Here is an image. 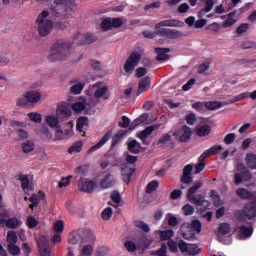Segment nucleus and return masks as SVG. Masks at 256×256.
<instances>
[{
	"label": "nucleus",
	"mask_w": 256,
	"mask_h": 256,
	"mask_svg": "<svg viewBox=\"0 0 256 256\" xmlns=\"http://www.w3.org/2000/svg\"><path fill=\"white\" fill-rule=\"evenodd\" d=\"M85 83H77L76 85L71 86V94L80 95V92L83 91Z\"/></svg>",
	"instance_id": "nucleus-43"
},
{
	"label": "nucleus",
	"mask_w": 256,
	"mask_h": 256,
	"mask_svg": "<svg viewBox=\"0 0 256 256\" xmlns=\"http://www.w3.org/2000/svg\"><path fill=\"white\" fill-rule=\"evenodd\" d=\"M22 222L20 219H17L15 217L8 218V220H5L4 218H0V228H8V229H17V227H20Z\"/></svg>",
	"instance_id": "nucleus-12"
},
{
	"label": "nucleus",
	"mask_w": 256,
	"mask_h": 256,
	"mask_svg": "<svg viewBox=\"0 0 256 256\" xmlns=\"http://www.w3.org/2000/svg\"><path fill=\"white\" fill-rule=\"evenodd\" d=\"M38 222L33 216L27 217V228L34 229L37 228Z\"/></svg>",
	"instance_id": "nucleus-53"
},
{
	"label": "nucleus",
	"mask_w": 256,
	"mask_h": 256,
	"mask_svg": "<svg viewBox=\"0 0 256 256\" xmlns=\"http://www.w3.org/2000/svg\"><path fill=\"white\" fill-rule=\"evenodd\" d=\"M246 165L249 169L256 170V155L253 153L246 154Z\"/></svg>",
	"instance_id": "nucleus-34"
},
{
	"label": "nucleus",
	"mask_w": 256,
	"mask_h": 256,
	"mask_svg": "<svg viewBox=\"0 0 256 256\" xmlns=\"http://www.w3.org/2000/svg\"><path fill=\"white\" fill-rule=\"evenodd\" d=\"M81 150H83V141L78 140L76 142H73V145L68 148V154L80 153Z\"/></svg>",
	"instance_id": "nucleus-36"
},
{
	"label": "nucleus",
	"mask_w": 256,
	"mask_h": 256,
	"mask_svg": "<svg viewBox=\"0 0 256 256\" xmlns=\"http://www.w3.org/2000/svg\"><path fill=\"white\" fill-rule=\"evenodd\" d=\"M127 151L134 155H139L141 153V143L136 142V140H132L127 144Z\"/></svg>",
	"instance_id": "nucleus-28"
},
{
	"label": "nucleus",
	"mask_w": 256,
	"mask_h": 256,
	"mask_svg": "<svg viewBox=\"0 0 256 256\" xmlns=\"http://www.w3.org/2000/svg\"><path fill=\"white\" fill-rule=\"evenodd\" d=\"M180 253H184L187 256H197L199 253H202V249H200V248H189V249H186L185 252H180Z\"/></svg>",
	"instance_id": "nucleus-51"
},
{
	"label": "nucleus",
	"mask_w": 256,
	"mask_h": 256,
	"mask_svg": "<svg viewBox=\"0 0 256 256\" xmlns=\"http://www.w3.org/2000/svg\"><path fill=\"white\" fill-rule=\"evenodd\" d=\"M173 230H164L161 231V240L162 241H168L170 238H173Z\"/></svg>",
	"instance_id": "nucleus-52"
},
{
	"label": "nucleus",
	"mask_w": 256,
	"mask_h": 256,
	"mask_svg": "<svg viewBox=\"0 0 256 256\" xmlns=\"http://www.w3.org/2000/svg\"><path fill=\"white\" fill-rule=\"evenodd\" d=\"M110 199L114 204H119V202H122V197L119 195V192L112 191V194L110 195Z\"/></svg>",
	"instance_id": "nucleus-54"
},
{
	"label": "nucleus",
	"mask_w": 256,
	"mask_h": 256,
	"mask_svg": "<svg viewBox=\"0 0 256 256\" xmlns=\"http://www.w3.org/2000/svg\"><path fill=\"white\" fill-rule=\"evenodd\" d=\"M160 27L182 28L185 27V23L180 20L168 19L156 23V29H160Z\"/></svg>",
	"instance_id": "nucleus-15"
},
{
	"label": "nucleus",
	"mask_w": 256,
	"mask_h": 256,
	"mask_svg": "<svg viewBox=\"0 0 256 256\" xmlns=\"http://www.w3.org/2000/svg\"><path fill=\"white\" fill-rule=\"evenodd\" d=\"M135 226L136 228L141 229V231H144V233H148L151 231V228H149L148 225L143 221H136Z\"/></svg>",
	"instance_id": "nucleus-49"
},
{
	"label": "nucleus",
	"mask_w": 256,
	"mask_h": 256,
	"mask_svg": "<svg viewBox=\"0 0 256 256\" xmlns=\"http://www.w3.org/2000/svg\"><path fill=\"white\" fill-rule=\"evenodd\" d=\"M153 52L156 53V61H168L170 59L168 55L170 53L169 48H154Z\"/></svg>",
	"instance_id": "nucleus-21"
},
{
	"label": "nucleus",
	"mask_w": 256,
	"mask_h": 256,
	"mask_svg": "<svg viewBox=\"0 0 256 256\" xmlns=\"http://www.w3.org/2000/svg\"><path fill=\"white\" fill-rule=\"evenodd\" d=\"M140 61L141 53L139 51H133L132 54H129V57H127V61H124V73L131 74L135 72L136 78H142L143 76H146V68H136L139 66Z\"/></svg>",
	"instance_id": "nucleus-2"
},
{
	"label": "nucleus",
	"mask_w": 256,
	"mask_h": 256,
	"mask_svg": "<svg viewBox=\"0 0 256 256\" xmlns=\"http://www.w3.org/2000/svg\"><path fill=\"white\" fill-rule=\"evenodd\" d=\"M3 252L4 256H7L8 253H10L11 256L20 255V246H16L15 244H8V251L3 249Z\"/></svg>",
	"instance_id": "nucleus-35"
},
{
	"label": "nucleus",
	"mask_w": 256,
	"mask_h": 256,
	"mask_svg": "<svg viewBox=\"0 0 256 256\" xmlns=\"http://www.w3.org/2000/svg\"><path fill=\"white\" fill-rule=\"evenodd\" d=\"M218 232L221 235H228L231 232V225L228 223L219 224Z\"/></svg>",
	"instance_id": "nucleus-40"
},
{
	"label": "nucleus",
	"mask_w": 256,
	"mask_h": 256,
	"mask_svg": "<svg viewBox=\"0 0 256 256\" xmlns=\"http://www.w3.org/2000/svg\"><path fill=\"white\" fill-rule=\"evenodd\" d=\"M20 182H21V188L22 189H27L29 187V179L27 178L26 175H20Z\"/></svg>",
	"instance_id": "nucleus-59"
},
{
	"label": "nucleus",
	"mask_w": 256,
	"mask_h": 256,
	"mask_svg": "<svg viewBox=\"0 0 256 256\" xmlns=\"http://www.w3.org/2000/svg\"><path fill=\"white\" fill-rule=\"evenodd\" d=\"M71 178L72 176H66L65 178H61V181H59V188H66L69 184H71Z\"/></svg>",
	"instance_id": "nucleus-55"
},
{
	"label": "nucleus",
	"mask_w": 256,
	"mask_h": 256,
	"mask_svg": "<svg viewBox=\"0 0 256 256\" xmlns=\"http://www.w3.org/2000/svg\"><path fill=\"white\" fill-rule=\"evenodd\" d=\"M107 92V87H100L98 88V90H95V98H102L103 96H105Z\"/></svg>",
	"instance_id": "nucleus-61"
},
{
	"label": "nucleus",
	"mask_w": 256,
	"mask_h": 256,
	"mask_svg": "<svg viewBox=\"0 0 256 256\" xmlns=\"http://www.w3.org/2000/svg\"><path fill=\"white\" fill-rule=\"evenodd\" d=\"M107 141H109V133H105V136H102V139H100V142H98V144H95V145L91 146L88 149V154L95 153V151H97L100 148H102V146H105Z\"/></svg>",
	"instance_id": "nucleus-27"
},
{
	"label": "nucleus",
	"mask_w": 256,
	"mask_h": 256,
	"mask_svg": "<svg viewBox=\"0 0 256 256\" xmlns=\"http://www.w3.org/2000/svg\"><path fill=\"white\" fill-rule=\"evenodd\" d=\"M197 121L196 117L194 116V114H187L185 116V122L187 123V125H194V123Z\"/></svg>",
	"instance_id": "nucleus-63"
},
{
	"label": "nucleus",
	"mask_w": 256,
	"mask_h": 256,
	"mask_svg": "<svg viewBox=\"0 0 256 256\" xmlns=\"http://www.w3.org/2000/svg\"><path fill=\"white\" fill-rule=\"evenodd\" d=\"M124 249H127V252L134 253L136 252V243L133 241H124Z\"/></svg>",
	"instance_id": "nucleus-46"
},
{
	"label": "nucleus",
	"mask_w": 256,
	"mask_h": 256,
	"mask_svg": "<svg viewBox=\"0 0 256 256\" xmlns=\"http://www.w3.org/2000/svg\"><path fill=\"white\" fill-rule=\"evenodd\" d=\"M245 98H249L248 92H243L241 94L236 95L235 97L231 98V100H229V103L233 104L238 101H243V99H245Z\"/></svg>",
	"instance_id": "nucleus-47"
},
{
	"label": "nucleus",
	"mask_w": 256,
	"mask_h": 256,
	"mask_svg": "<svg viewBox=\"0 0 256 256\" xmlns=\"http://www.w3.org/2000/svg\"><path fill=\"white\" fill-rule=\"evenodd\" d=\"M203 183L202 181H197L195 185H192V187L187 188V201L192 203V205H195V207H201L199 208V211L204 212L207 211V209L210 206V203L208 200H204L202 198L194 197V193H197V191L202 188Z\"/></svg>",
	"instance_id": "nucleus-3"
},
{
	"label": "nucleus",
	"mask_w": 256,
	"mask_h": 256,
	"mask_svg": "<svg viewBox=\"0 0 256 256\" xmlns=\"http://www.w3.org/2000/svg\"><path fill=\"white\" fill-rule=\"evenodd\" d=\"M189 249H198V247L194 244H187L185 241L182 240L179 241L178 251L185 253V251Z\"/></svg>",
	"instance_id": "nucleus-37"
},
{
	"label": "nucleus",
	"mask_w": 256,
	"mask_h": 256,
	"mask_svg": "<svg viewBox=\"0 0 256 256\" xmlns=\"http://www.w3.org/2000/svg\"><path fill=\"white\" fill-rule=\"evenodd\" d=\"M182 197V190L175 189L172 192H170V200H177Z\"/></svg>",
	"instance_id": "nucleus-57"
},
{
	"label": "nucleus",
	"mask_w": 256,
	"mask_h": 256,
	"mask_svg": "<svg viewBox=\"0 0 256 256\" xmlns=\"http://www.w3.org/2000/svg\"><path fill=\"white\" fill-rule=\"evenodd\" d=\"M46 17H49V11L46 10L42 11V13H39V16H37V31L40 37L49 36L51 30L54 29V23L51 22V20H44Z\"/></svg>",
	"instance_id": "nucleus-4"
},
{
	"label": "nucleus",
	"mask_w": 256,
	"mask_h": 256,
	"mask_svg": "<svg viewBox=\"0 0 256 256\" xmlns=\"http://www.w3.org/2000/svg\"><path fill=\"white\" fill-rule=\"evenodd\" d=\"M234 140H236V134L229 133L224 136V144L226 145H231Z\"/></svg>",
	"instance_id": "nucleus-56"
},
{
	"label": "nucleus",
	"mask_w": 256,
	"mask_h": 256,
	"mask_svg": "<svg viewBox=\"0 0 256 256\" xmlns=\"http://www.w3.org/2000/svg\"><path fill=\"white\" fill-rule=\"evenodd\" d=\"M236 196H238V198H241L243 200L253 199V193H250V191H248L245 188L236 189Z\"/></svg>",
	"instance_id": "nucleus-30"
},
{
	"label": "nucleus",
	"mask_w": 256,
	"mask_h": 256,
	"mask_svg": "<svg viewBox=\"0 0 256 256\" xmlns=\"http://www.w3.org/2000/svg\"><path fill=\"white\" fill-rule=\"evenodd\" d=\"M148 88H151V78L148 76L141 78L139 81V89L136 90V95H141L143 92H146Z\"/></svg>",
	"instance_id": "nucleus-25"
},
{
	"label": "nucleus",
	"mask_w": 256,
	"mask_h": 256,
	"mask_svg": "<svg viewBox=\"0 0 256 256\" xmlns=\"http://www.w3.org/2000/svg\"><path fill=\"white\" fill-rule=\"evenodd\" d=\"M6 241H8V245L17 244V234L15 231H8V236H6Z\"/></svg>",
	"instance_id": "nucleus-41"
},
{
	"label": "nucleus",
	"mask_w": 256,
	"mask_h": 256,
	"mask_svg": "<svg viewBox=\"0 0 256 256\" xmlns=\"http://www.w3.org/2000/svg\"><path fill=\"white\" fill-rule=\"evenodd\" d=\"M233 24H236V20H234L233 18H229V19H226V21L221 23V28L226 29V28L232 27Z\"/></svg>",
	"instance_id": "nucleus-62"
},
{
	"label": "nucleus",
	"mask_w": 256,
	"mask_h": 256,
	"mask_svg": "<svg viewBox=\"0 0 256 256\" xmlns=\"http://www.w3.org/2000/svg\"><path fill=\"white\" fill-rule=\"evenodd\" d=\"M44 198H45L44 192L39 191L38 194H32V196L28 198V200H30V202L32 203L30 204V209L37 208V206L39 205V201L44 200Z\"/></svg>",
	"instance_id": "nucleus-26"
},
{
	"label": "nucleus",
	"mask_w": 256,
	"mask_h": 256,
	"mask_svg": "<svg viewBox=\"0 0 256 256\" xmlns=\"http://www.w3.org/2000/svg\"><path fill=\"white\" fill-rule=\"evenodd\" d=\"M79 188H80V192L90 194L92 193V191H95V182L90 180L80 179Z\"/></svg>",
	"instance_id": "nucleus-20"
},
{
	"label": "nucleus",
	"mask_w": 256,
	"mask_h": 256,
	"mask_svg": "<svg viewBox=\"0 0 256 256\" xmlns=\"http://www.w3.org/2000/svg\"><path fill=\"white\" fill-rule=\"evenodd\" d=\"M134 171L135 169L129 167V165H122V181H124V183L129 184V182L131 181V176L134 175Z\"/></svg>",
	"instance_id": "nucleus-23"
},
{
	"label": "nucleus",
	"mask_w": 256,
	"mask_h": 256,
	"mask_svg": "<svg viewBox=\"0 0 256 256\" xmlns=\"http://www.w3.org/2000/svg\"><path fill=\"white\" fill-rule=\"evenodd\" d=\"M159 128L160 124H155L144 128V130H141V132H139L138 135V138L139 140H141V143L144 145H148V143H146V139L148 138V136H151L153 131L158 130Z\"/></svg>",
	"instance_id": "nucleus-11"
},
{
	"label": "nucleus",
	"mask_w": 256,
	"mask_h": 256,
	"mask_svg": "<svg viewBox=\"0 0 256 256\" xmlns=\"http://www.w3.org/2000/svg\"><path fill=\"white\" fill-rule=\"evenodd\" d=\"M177 247H179V242H175L173 240L168 241V249L172 253H177Z\"/></svg>",
	"instance_id": "nucleus-58"
},
{
	"label": "nucleus",
	"mask_w": 256,
	"mask_h": 256,
	"mask_svg": "<svg viewBox=\"0 0 256 256\" xmlns=\"http://www.w3.org/2000/svg\"><path fill=\"white\" fill-rule=\"evenodd\" d=\"M45 122H46V125H48L51 128L60 129L59 118L55 116H46Z\"/></svg>",
	"instance_id": "nucleus-33"
},
{
	"label": "nucleus",
	"mask_w": 256,
	"mask_h": 256,
	"mask_svg": "<svg viewBox=\"0 0 256 256\" xmlns=\"http://www.w3.org/2000/svg\"><path fill=\"white\" fill-rule=\"evenodd\" d=\"M211 9H214V12L219 15L226 13V10L223 9L222 5L214 7V0H204V8L202 9V12L209 13L211 12Z\"/></svg>",
	"instance_id": "nucleus-14"
},
{
	"label": "nucleus",
	"mask_w": 256,
	"mask_h": 256,
	"mask_svg": "<svg viewBox=\"0 0 256 256\" xmlns=\"http://www.w3.org/2000/svg\"><path fill=\"white\" fill-rule=\"evenodd\" d=\"M56 115H58L59 118L66 120L68 117H71V108H68V104L61 103L58 108H56Z\"/></svg>",
	"instance_id": "nucleus-18"
},
{
	"label": "nucleus",
	"mask_w": 256,
	"mask_h": 256,
	"mask_svg": "<svg viewBox=\"0 0 256 256\" xmlns=\"http://www.w3.org/2000/svg\"><path fill=\"white\" fill-rule=\"evenodd\" d=\"M114 176L112 174H107L102 179H100V188L102 189H110L114 187Z\"/></svg>",
	"instance_id": "nucleus-22"
},
{
	"label": "nucleus",
	"mask_w": 256,
	"mask_h": 256,
	"mask_svg": "<svg viewBox=\"0 0 256 256\" xmlns=\"http://www.w3.org/2000/svg\"><path fill=\"white\" fill-rule=\"evenodd\" d=\"M34 151V142L27 140L25 143H22V153L29 154Z\"/></svg>",
	"instance_id": "nucleus-38"
},
{
	"label": "nucleus",
	"mask_w": 256,
	"mask_h": 256,
	"mask_svg": "<svg viewBox=\"0 0 256 256\" xmlns=\"http://www.w3.org/2000/svg\"><path fill=\"white\" fill-rule=\"evenodd\" d=\"M170 136L178 137V141L180 143H187L189 142V139L192 138V129L189 128L187 125H182L180 129L175 130V132H173V135Z\"/></svg>",
	"instance_id": "nucleus-7"
},
{
	"label": "nucleus",
	"mask_w": 256,
	"mask_h": 256,
	"mask_svg": "<svg viewBox=\"0 0 256 256\" xmlns=\"http://www.w3.org/2000/svg\"><path fill=\"white\" fill-rule=\"evenodd\" d=\"M40 99H41V96L39 92L30 91V92H27V94L25 95V98H20L19 100H25L29 103H37L39 102Z\"/></svg>",
	"instance_id": "nucleus-29"
},
{
	"label": "nucleus",
	"mask_w": 256,
	"mask_h": 256,
	"mask_svg": "<svg viewBox=\"0 0 256 256\" xmlns=\"http://www.w3.org/2000/svg\"><path fill=\"white\" fill-rule=\"evenodd\" d=\"M182 215L185 216H192V214H194V207H192V205L189 204H185L182 205Z\"/></svg>",
	"instance_id": "nucleus-45"
},
{
	"label": "nucleus",
	"mask_w": 256,
	"mask_h": 256,
	"mask_svg": "<svg viewBox=\"0 0 256 256\" xmlns=\"http://www.w3.org/2000/svg\"><path fill=\"white\" fill-rule=\"evenodd\" d=\"M192 164L185 165L184 168H182V176H180V183L185 185L192 184Z\"/></svg>",
	"instance_id": "nucleus-13"
},
{
	"label": "nucleus",
	"mask_w": 256,
	"mask_h": 256,
	"mask_svg": "<svg viewBox=\"0 0 256 256\" xmlns=\"http://www.w3.org/2000/svg\"><path fill=\"white\" fill-rule=\"evenodd\" d=\"M210 133H211V127H209V125L199 126V128H197V131L195 132L197 137H207L209 136Z\"/></svg>",
	"instance_id": "nucleus-31"
},
{
	"label": "nucleus",
	"mask_w": 256,
	"mask_h": 256,
	"mask_svg": "<svg viewBox=\"0 0 256 256\" xmlns=\"http://www.w3.org/2000/svg\"><path fill=\"white\" fill-rule=\"evenodd\" d=\"M122 25V18H105L100 23V29H102V31L104 32H107L112 29H119L120 27H122Z\"/></svg>",
	"instance_id": "nucleus-6"
},
{
	"label": "nucleus",
	"mask_w": 256,
	"mask_h": 256,
	"mask_svg": "<svg viewBox=\"0 0 256 256\" xmlns=\"http://www.w3.org/2000/svg\"><path fill=\"white\" fill-rule=\"evenodd\" d=\"M96 38L92 34L77 33L73 36V44L69 42H56L49 51L48 60L51 63L66 61L68 55H71V47L73 45L83 46L95 43Z\"/></svg>",
	"instance_id": "nucleus-1"
},
{
	"label": "nucleus",
	"mask_w": 256,
	"mask_h": 256,
	"mask_svg": "<svg viewBox=\"0 0 256 256\" xmlns=\"http://www.w3.org/2000/svg\"><path fill=\"white\" fill-rule=\"evenodd\" d=\"M171 137L173 136H170V134H163V136H161V139H158V144L160 145L168 144L171 140Z\"/></svg>",
	"instance_id": "nucleus-60"
},
{
	"label": "nucleus",
	"mask_w": 256,
	"mask_h": 256,
	"mask_svg": "<svg viewBox=\"0 0 256 256\" xmlns=\"http://www.w3.org/2000/svg\"><path fill=\"white\" fill-rule=\"evenodd\" d=\"M180 230L197 231V234L202 232V223L199 220H192L191 223L182 224Z\"/></svg>",
	"instance_id": "nucleus-17"
},
{
	"label": "nucleus",
	"mask_w": 256,
	"mask_h": 256,
	"mask_svg": "<svg viewBox=\"0 0 256 256\" xmlns=\"http://www.w3.org/2000/svg\"><path fill=\"white\" fill-rule=\"evenodd\" d=\"M157 189H158V181L153 180L151 182H148V184L146 185V194H151Z\"/></svg>",
	"instance_id": "nucleus-44"
},
{
	"label": "nucleus",
	"mask_w": 256,
	"mask_h": 256,
	"mask_svg": "<svg viewBox=\"0 0 256 256\" xmlns=\"http://www.w3.org/2000/svg\"><path fill=\"white\" fill-rule=\"evenodd\" d=\"M54 232L56 233L63 232V221H56V223H54Z\"/></svg>",
	"instance_id": "nucleus-64"
},
{
	"label": "nucleus",
	"mask_w": 256,
	"mask_h": 256,
	"mask_svg": "<svg viewBox=\"0 0 256 256\" xmlns=\"http://www.w3.org/2000/svg\"><path fill=\"white\" fill-rule=\"evenodd\" d=\"M203 106L206 107L209 111H216L217 109H221L223 107V104L219 101H209V102H203Z\"/></svg>",
	"instance_id": "nucleus-32"
},
{
	"label": "nucleus",
	"mask_w": 256,
	"mask_h": 256,
	"mask_svg": "<svg viewBox=\"0 0 256 256\" xmlns=\"http://www.w3.org/2000/svg\"><path fill=\"white\" fill-rule=\"evenodd\" d=\"M88 117L80 116L76 121V131L80 132V137H85V132L83 131L84 127H88Z\"/></svg>",
	"instance_id": "nucleus-24"
},
{
	"label": "nucleus",
	"mask_w": 256,
	"mask_h": 256,
	"mask_svg": "<svg viewBox=\"0 0 256 256\" xmlns=\"http://www.w3.org/2000/svg\"><path fill=\"white\" fill-rule=\"evenodd\" d=\"M182 233V239H185L187 241L194 240V233H197V230H185L180 229Z\"/></svg>",
	"instance_id": "nucleus-39"
},
{
	"label": "nucleus",
	"mask_w": 256,
	"mask_h": 256,
	"mask_svg": "<svg viewBox=\"0 0 256 256\" xmlns=\"http://www.w3.org/2000/svg\"><path fill=\"white\" fill-rule=\"evenodd\" d=\"M221 150H222L221 146L214 145V146L210 147L209 149L204 150L202 155H199L198 161H204L211 155H217V154L221 153Z\"/></svg>",
	"instance_id": "nucleus-19"
},
{
	"label": "nucleus",
	"mask_w": 256,
	"mask_h": 256,
	"mask_svg": "<svg viewBox=\"0 0 256 256\" xmlns=\"http://www.w3.org/2000/svg\"><path fill=\"white\" fill-rule=\"evenodd\" d=\"M233 232L236 233L238 239H248L253 235V227L238 226Z\"/></svg>",
	"instance_id": "nucleus-16"
},
{
	"label": "nucleus",
	"mask_w": 256,
	"mask_h": 256,
	"mask_svg": "<svg viewBox=\"0 0 256 256\" xmlns=\"http://www.w3.org/2000/svg\"><path fill=\"white\" fill-rule=\"evenodd\" d=\"M101 217L104 221H108L109 218H112V208L107 207L104 210H102Z\"/></svg>",
	"instance_id": "nucleus-50"
},
{
	"label": "nucleus",
	"mask_w": 256,
	"mask_h": 256,
	"mask_svg": "<svg viewBox=\"0 0 256 256\" xmlns=\"http://www.w3.org/2000/svg\"><path fill=\"white\" fill-rule=\"evenodd\" d=\"M158 36L168 38L170 40H177L182 38L183 34L181 31L176 29L161 28L158 29Z\"/></svg>",
	"instance_id": "nucleus-8"
},
{
	"label": "nucleus",
	"mask_w": 256,
	"mask_h": 256,
	"mask_svg": "<svg viewBox=\"0 0 256 256\" xmlns=\"http://www.w3.org/2000/svg\"><path fill=\"white\" fill-rule=\"evenodd\" d=\"M71 237L82 238L83 243H91L95 241V234L90 229H80L77 232H73Z\"/></svg>",
	"instance_id": "nucleus-9"
},
{
	"label": "nucleus",
	"mask_w": 256,
	"mask_h": 256,
	"mask_svg": "<svg viewBox=\"0 0 256 256\" xmlns=\"http://www.w3.org/2000/svg\"><path fill=\"white\" fill-rule=\"evenodd\" d=\"M233 217H236V220L241 223H245V220H253L256 217V204L248 203L243 206V210H236L233 213Z\"/></svg>",
	"instance_id": "nucleus-5"
},
{
	"label": "nucleus",
	"mask_w": 256,
	"mask_h": 256,
	"mask_svg": "<svg viewBox=\"0 0 256 256\" xmlns=\"http://www.w3.org/2000/svg\"><path fill=\"white\" fill-rule=\"evenodd\" d=\"M85 109H88V104L85 102H76L73 104V111L80 113L85 111Z\"/></svg>",
	"instance_id": "nucleus-42"
},
{
	"label": "nucleus",
	"mask_w": 256,
	"mask_h": 256,
	"mask_svg": "<svg viewBox=\"0 0 256 256\" xmlns=\"http://www.w3.org/2000/svg\"><path fill=\"white\" fill-rule=\"evenodd\" d=\"M27 117L30 118V121H32V123H41V115L39 113L32 112L30 114H27Z\"/></svg>",
	"instance_id": "nucleus-48"
},
{
	"label": "nucleus",
	"mask_w": 256,
	"mask_h": 256,
	"mask_svg": "<svg viewBox=\"0 0 256 256\" xmlns=\"http://www.w3.org/2000/svg\"><path fill=\"white\" fill-rule=\"evenodd\" d=\"M37 247L39 249L40 256H50L49 239L44 236H39L37 240Z\"/></svg>",
	"instance_id": "nucleus-10"
}]
</instances>
